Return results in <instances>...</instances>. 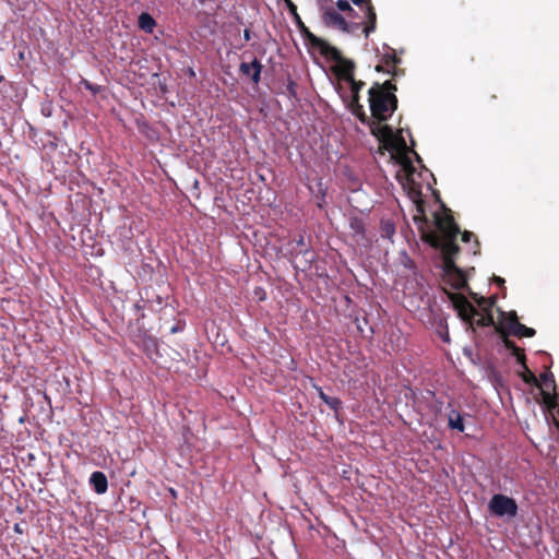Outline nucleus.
<instances>
[{"label":"nucleus","mask_w":559,"mask_h":559,"mask_svg":"<svg viewBox=\"0 0 559 559\" xmlns=\"http://www.w3.org/2000/svg\"><path fill=\"white\" fill-rule=\"evenodd\" d=\"M496 330L498 333H500L504 347L510 349L512 355L518 353L520 347L516 346L513 341L508 338L506 331L501 326H496Z\"/></svg>","instance_id":"nucleus-25"},{"label":"nucleus","mask_w":559,"mask_h":559,"mask_svg":"<svg viewBox=\"0 0 559 559\" xmlns=\"http://www.w3.org/2000/svg\"><path fill=\"white\" fill-rule=\"evenodd\" d=\"M350 236L356 243L366 245L368 239L366 237V225L362 218L354 216L349 218Z\"/></svg>","instance_id":"nucleus-11"},{"label":"nucleus","mask_w":559,"mask_h":559,"mask_svg":"<svg viewBox=\"0 0 559 559\" xmlns=\"http://www.w3.org/2000/svg\"><path fill=\"white\" fill-rule=\"evenodd\" d=\"M317 391H318V395H319V397H320L323 402H325V401H326V399L329 397V395H326V394L324 393V391L322 390V388H317Z\"/></svg>","instance_id":"nucleus-40"},{"label":"nucleus","mask_w":559,"mask_h":559,"mask_svg":"<svg viewBox=\"0 0 559 559\" xmlns=\"http://www.w3.org/2000/svg\"><path fill=\"white\" fill-rule=\"evenodd\" d=\"M450 299L457 311L460 318L468 323L471 326L475 324L476 326H486V323L481 317V314L478 312V310L467 300V298L460 294V293H453L450 294Z\"/></svg>","instance_id":"nucleus-3"},{"label":"nucleus","mask_w":559,"mask_h":559,"mask_svg":"<svg viewBox=\"0 0 559 559\" xmlns=\"http://www.w3.org/2000/svg\"><path fill=\"white\" fill-rule=\"evenodd\" d=\"M414 154L416 155L417 160H420L419 155L416 152H414Z\"/></svg>","instance_id":"nucleus-47"},{"label":"nucleus","mask_w":559,"mask_h":559,"mask_svg":"<svg viewBox=\"0 0 559 559\" xmlns=\"http://www.w3.org/2000/svg\"><path fill=\"white\" fill-rule=\"evenodd\" d=\"M481 317L486 323V326L495 325V320H493L491 309L488 310V312H484V314H481Z\"/></svg>","instance_id":"nucleus-35"},{"label":"nucleus","mask_w":559,"mask_h":559,"mask_svg":"<svg viewBox=\"0 0 559 559\" xmlns=\"http://www.w3.org/2000/svg\"><path fill=\"white\" fill-rule=\"evenodd\" d=\"M290 245H294L293 250L296 251V253H302L306 257L305 267L310 266L314 260V253L307 248L304 235H298V237L294 239Z\"/></svg>","instance_id":"nucleus-14"},{"label":"nucleus","mask_w":559,"mask_h":559,"mask_svg":"<svg viewBox=\"0 0 559 559\" xmlns=\"http://www.w3.org/2000/svg\"><path fill=\"white\" fill-rule=\"evenodd\" d=\"M287 92H288L289 96H292V97L297 96V84L295 81L288 80Z\"/></svg>","instance_id":"nucleus-34"},{"label":"nucleus","mask_w":559,"mask_h":559,"mask_svg":"<svg viewBox=\"0 0 559 559\" xmlns=\"http://www.w3.org/2000/svg\"><path fill=\"white\" fill-rule=\"evenodd\" d=\"M183 328H185V323L179 322L176 325L170 328V333L175 334V333L181 332L183 330Z\"/></svg>","instance_id":"nucleus-38"},{"label":"nucleus","mask_w":559,"mask_h":559,"mask_svg":"<svg viewBox=\"0 0 559 559\" xmlns=\"http://www.w3.org/2000/svg\"><path fill=\"white\" fill-rule=\"evenodd\" d=\"M349 108L352 114L356 116L362 124H367L371 120V116L369 117L366 114L364 106L360 103L349 104Z\"/></svg>","instance_id":"nucleus-20"},{"label":"nucleus","mask_w":559,"mask_h":559,"mask_svg":"<svg viewBox=\"0 0 559 559\" xmlns=\"http://www.w3.org/2000/svg\"><path fill=\"white\" fill-rule=\"evenodd\" d=\"M395 234L394 223L390 219L381 221V236L391 238Z\"/></svg>","instance_id":"nucleus-27"},{"label":"nucleus","mask_w":559,"mask_h":559,"mask_svg":"<svg viewBox=\"0 0 559 559\" xmlns=\"http://www.w3.org/2000/svg\"><path fill=\"white\" fill-rule=\"evenodd\" d=\"M243 38H245V40H247V41L251 39V32H250V29L246 28V29L243 31Z\"/></svg>","instance_id":"nucleus-44"},{"label":"nucleus","mask_w":559,"mask_h":559,"mask_svg":"<svg viewBox=\"0 0 559 559\" xmlns=\"http://www.w3.org/2000/svg\"><path fill=\"white\" fill-rule=\"evenodd\" d=\"M462 289L468 290V295L471 296V298L478 305V307L484 312H488V310H490L495 306V304H496V300H497L496 296H491L489 298H485L483 296H479L477 293H474V292L471 290V288L468 287L467 283H466V286L463 287Z\"/></svg>","instance_id":"nucleus-16"},{"label":"nucleus","mask_w":559,"mask_h":559,"mask_svg":"<svg viewBox=\"0 0 559 559\" xmlns=\"http://www.w3.org/2000/svg\"><path fill=\"white\" fill-rule=\"evenodd\" d=\"M474 237V234L472 231H468V230H464L462 233V241L463 242H468L471 241V239Z\"/></svg>","instance_id":"nucleus-37"},{"label":"nucleus","mask_w":559,"mask_h":559,"mask_svg":"<svg viewBox=\"0 0 559 559\" xmlns=\"http://www.w3.org/2000/svg\"><path fill=\"white\" fill-rule=\"evenodd\" d=\"M357 103H359V93L358 94H352L350 104H357Z\"/></svg>","instance_id":"nucleus-46"},{"label":"nucleus","mask_w":559,"mask_h":559,"mask_svg":"<svg viewBox=\"0 0 559 559\" xmlns=\"http://www.w3.org/2000/svg\"><path fill=\"white\" fill-rule=\"evenodd\" d=\"M322 22L325 26L337 28L342 32L346 29L347 20L333 8H322Z\"/></svg>","instance_id":"nucleus-9"},{"label":"nucleus","mask_w":559,"mask_h":559,"mask_svg":"<svg viewBox=\"0 0 559 559\" xmlns=\"http://www.w3.org/2000/svg\"><path fill=\"white\" fill-rule=\"evenodd\" d=\"M488 509L496 516L510 519L515 518L519 510L516 501L502 493H496L491 497Z\"/></svg>","instance_id":"nucleus-6"},{"label":"nucleus","mask_w":559,"mask_h":559,"mask_svg":"<svg viewBox=\"0 0 559 559\" xmlns=\"http://www.w3.org/2000/svg\"><path fill=\"white\" fill-rule=\"evenodd\" d=\"M513 356L516 357V360L522 366V368H524V366H527L526 365V356L522 348H520L518 353H514Z\"/></svg>","instance_id":"nucleus-33"},{"label":"nucleus","mask_w":559,"mask_h":559,"mask_svg":"<svg viewBox=\"0 0 559 559\" xmlns=\"http://www.w3.org/2000/svg\"><path fill=\"white\" fill-rule=\"evenodd\" d=\"M286 2L289 8V11L296 16V14H298L297 7L290 0H286Z\"/></svg>","instance_id":"nucleus-39"},{"label":"nucleus","mask_w":559,"mask_h":559,"mask_svg":"<svg viewBox=\"0 0 559 559\" xmlns=\"http://www.w3.org/2000/svg\"><path fill=\"white\" fill-rule=\"evenodd\" d=\"M515 331H513V335L518 337H533L536 334V331L533 328H528L521 322H515Z\"/></svg>","instance_id":"nucleus-23"},{"label":"nucleus","mask_w":559,"mask_h":559,"mask_svg":"<svg viewBox=\"0 0 559 559\" xmlns=\"http://www.w3.org/2000/svg\"><path fill=\"white\" fill-rule=\"evenodd\" d=\"M538 388L540 390L543 403L546 405V407L549 411L555 409L558 405V402H557L558 396L556 394V390L555 391L546 390V389L542 388V385Z\"/></svg>","instance_id":"nucleus-18"},{"label":"nucleus","mask_w":559,"mask_h":559,"mask_svg":"<svg viewBox=\"0 0 559 559\" xmlns=\"http://www.w3.org/2000/svg\"><path fill=\"white\" fill-rule=\"evenodd\" d=\"M380 91H383L384 93H393L396 92L397 87L396 84L392 80H386L383 83H379Z\"/></svg>","instance_id":"nucleus-29"},{"label":"nucleus","mask_w":559,"mask_h":559,"mask_svg":"<svg viewBox=\"0 0 559 559\" xmlns=\"http://www.w3.org/2000/svg\"><path fill=\"white\" fill-rule=\"evenodd\" d=\"M90 484L98 495H103L108 490V480L103 472L96 471L92 473Z\"/></svg>","instance_id":"nucleus-15"},{"label":"nucleus","mask_w":559,"mask_h":559,"mask_svg":"<svg viewBox=\"0 0 559 559\" xmlns=\"http://www.w3.org/2000/svg\"><path fill=\"white\" fill-rule=\"evenodd\" d=\"M365 22H355L354 20L347 21L346 29H343V33L347 34H357L359 31L364 33Z\"/></svg>","instance_id":"nucleus-28"},{"label":"nucleus","mask_w":559,"mask_h":559,"mask_svg":"<svg viewBox=\"0 0 559 559\" xmlns=\"http://www.w3.org/2000/svg\"><path fill=\"white\" fill-rule=\"evenodd\" d=\"M336 7L340 11L346 13V16L349 20H355L357 17V12L353 9L347 0H337Z\"/></svg>","instance_id":"nucleus-24"},{"label":"nucleus","mask_w":559,"mask_h":559,"mask_svg":"<svg viewBox=\"0 0 559 559\" xmlns=\"http://www.w3.org/2000/svg\"><path fill=\"white\" fill-rule=\"evenodd\" d=\"M348 83L350 84L352 94H358L365 86V82L357 81L355 80V78L353 79V81H349Z\"/></svg>","instance_id":"nucleus-32"},{"label":"nucleus","mask_w":559,"mask_h":559,"mask_svg":"<svg viewBox=\"0 0 559 559\" xmlns=\"http://www.w3.org/2000/svg\"><path fill=\"white\" fill-rule=\"evenodd\" d=\"M138 25L143 32L152 34L156 26V22L151 14L143 12L139 15Z\"/></svg>","instance_id":"nucleus-17"},{"label":"nucleus","mask_w":559,"mask_h":559,"mask_svg":"<svg viewBox=\"0 0 559 559\" xmlns=\"http://www.w3.org/2000/svg\"><path fill=\"white\" fill-rule=\"evenodd\" d=\"M352 2L359 7L364 12L366 24L364 27V35L368 37L377 27V13L371 0H352Z\"/></svg>","instance_id":"nucleus-7"},{"label":"nucleus","mask_w":559,"mask_h":559,"mask_svg":"<svg viewBox=\"0 0 559 559\" xmlns=\"http://www.w3.org/2000/svg\"><path fill=\"white\" fill-rule=\"evenodd\" d=\"M383 121L371 119L367 126L372 135H374L386 147L406 150V142L402 136H395L389 124H382Z\"/></svg>","instance_id":"nucleus-4"},{"label":"nucleus","mask_w":559,"mask_h":559,"mask_svg":"<svg viewBox=\"0 0 559 559\" xmlns=\"http://www.w3.org/2000/svg\"><path fill=\"white\" fill-rule=\"evenodd\" d=\"M496 98H497V96H496V95H493V94H492V95H490V99H496Z\"/></svg>","instance_id":"nucleus-48"},{"label":"nucleus","mask_w":559,"mask_h":559,"mask_svg":"<svg viewBox=\"0 0 559 559\" xmlns=\"http://www.w3.org/2000/svg\"><path fill=\"white\" fill-rule=\"evenodd\" d=\"M515 322H520L515 311H512L508 314L504 320V324L500 325L504 331L506 329L513 335V331H515Z\"/></svg>","instance_id":"nucleus-26"},{"label":"nucleus","mask_w":559,"mask_h":559,"mask_svg":"<svg viewBox=\"0 0 559 559\" xmlns=\"http://www.w3.org/2000/svg\"><path fill=\"white\" fill-rule=\"evenodd\" d=\"M385 70H386V67L381 61L379 64L376 66L377 72H385Z\"/></svg>","instance_id":"nucleus-43"},{"label":"nucleus","mask_w":559,"mask_h":559,"mask_svg":"<svg viewBox=\"0 0 559 559\" xmlns=\"http://www.w3.org/2000/svg\"><path fill=\"white\" fill-rule=\"evenodd\" d=\"M3 79H4V78H3L2 75H0V83L3 81Z\"/></svg>","instance_id":"nucleus-49"},{"label":"nucleus","mask_w":559,"mask_h":559,"mask_svg":"<svg viewBox=\"0 0 559 559\" xmlns=\"http://www.w3.org/2000/svg\"><path fill=\"white\" fill-rule=\"evenodd\" d=\"M262 64L258 59H253L252 62H241L239 66V72L242 75L250 76L254 84H258L261 80Z\"/></svg>","instance_id":"nucleus-12"},{"label":"nucleus","mask_w":559,"mask_h":559,"mask_svg":"<svg viewBox=\"0 0 559 559\" xmlns=\"http://www.w3.org/2000/svg\"><path fill=\"white\" fill-rule=\"evenodd\" d=\"M538 380H539L542 388H544L546 390H551V391L556 390L555 377L550 371L540 373Z\"/></svg>","instance_id":"nucleus-21"},{"label":"nucleus","mask_w":559,"mask_h":559,"mask_svg":"<svg viewBox=\"0 0 559 559\" xmlns=\"http://www.w3.org/2000/svg\"><path fill=\"white\" fill-rule=\"evenodd\" d=\"M324 403L333 411H337L342 404L341 400L334 396H329Z\"/></svg>","instance_id":"nucleus-31"},{"label":"nucleus","mask_w":559,"mask_h":559,"mask_svg":"<svg viewBox=\"0 0 559 559\" xmlns=\"http://www.w3.org/2000/svg\"><path fill=\"white\" fill-rule=\"evenodd\" d=\"M435 225L437 230H427L424 224L419 226L421 239L441 251L445 276L454 288H463L466 286V277L463 270L455 264V257L461 250L456 243L460 227L449 209H444L442 214L435 215Z\"/></svg>","instance_id":"nucleus-1"},{"label":"nucleus","mask_w":559,"mask_h":559,"mask_svg":"<svg viewBox=\"0 0 559 559\" xmlns=\"http://www.w3.org/2000/svg\"><path fill=\"white\" fill-rule=\"evenodd\" d=\"M296 23L305 39L309 43L311 47L317 48L320 51V53L328 59H340V50L336 47L330 45L325 39L318 37L313 33H311L304 24L298 14H296Z\"/></svg>","instance_id":"nucleus-5"},{"label":"nucleus","mask_w":559,"mask_h":559,"mask_svg":"<svg viewBox=\"0 0 559 559\" xmlns=\"http://www.w3.org/2000/svg\"><path fill=\"white\" fill-rule=\"evenodd\" d=\"M379 87V82H374L368 91L371 119L386 121L397 109L399 100L395 94L384 93Z\"/></svg>","instance_id":"nucleus-2"},{"label":"nucleus","mask_w":559,"mask_h":559,"mask_svg":"<svg viewBox=\"0 0 559 559\" xmlns=\"http://www.w3.org/2000/svg\"><path fill=\"white\" fill-rule=\"evenodd\" d=\"M522 372L519 373V376L522 378V380L531 385L540 386L538 378L530 370L527 366H524L522 368Z\"/></svg>","instance_id":"nucleus-22"},{"label":"nucleus","mask_w":559,"mask_h":559,"mask_svg":"<svg viewBox=\"0 0 559 559\" xmlns=\"http://www.w3.org/2000/svg\"><path fill=\"white\" fill-rule=\"evenodd\" d=\"M381 62L386 67L385 73L392 76H400L404 73V71L397 67L399 63H401V59L391 47H388V51L381 57Z\"/></svg>","instance_id":"nucleus-10"},{"label":"nucleus","mask_w":559,"mask_h":559,"mask_svg":"<svg viewBox=\"0 0 559 559\" xmlns=\"http://www.w3.org/2000/svg\"><path fill=\"white\" fill-rule=\"evenodd\" d=\"M448 419H449V427L451 429H455V430H457L460 432L464 431L463 417H462V415L457 411L452 409L449 413Z\"/></svg>","instance_id":"nucleus-19"},{"label":"nucleus","mask_w":559,"mask_h":559,"mask_svg":"<svg viewBox=\"0 0 559 559\" xmlns=\"http://www.w3.org/2000/svg\"><path fill=\"white\" fill-rule=\"evenodd\" d=\"M402 163L405 171H407L408 174H412L415 170L411 159L407 156H404Z\"/></svg>","instance_id":"nucleus-36"},{"label":"nucleus","mask_w":559,"mask_h":559,"mask_svg":"<svg viewBox=\"0 0 559 559\" xmlns=\"http://www.w3.org/2000/svg\"><path fill=\"white\" fill-rule=\"evenodd\" d=\"M493 282L499 285V286H503L504 285V280L500 276H493Z\"/></svg>","instance_id":"nucleus-42"},{"label":"nucleus","mask_w":559,"mask_h":559,"mask_svg":"<svg viewBox=\"0 0 559 559\" xmlns=\"http://www.w3.org/2000/svg\"><path fill=\"white\" fill-rule=\"evenodd\" d=\"M81 84L86 88L93 95H97L98 93H100V91L103 90V87L100 85H96V84H93L91 83L88 80L86 79H82L81 80Z\"/></svg>","instance_id":"nucleus-30"},{"label":"nucleus","mask_w":559,"mask_h":559,"mask_svg":"<svg viewBox=\"0 0 559 559\" xmlns=\"http://www.w3.org/2000/svg\"><path fill=\"white\" fill-rule=\"evenodd\" d=\"M13 528L15 533L23 534V528L20 523H15Z\"/></svg>","instance_id":"nucleus-45"},{"label":"nucleus","mask_w":559,"mask_h":559,"mask_svg":"<svg viewBox=\"0 0 559 559\" xmlns=\"http://www.w3.org/2000/svg\"><path fill=\"white\" fill-rule=\"evenodd\" d=\"M479 250H480V243H479L478 239L475 238L473 253L477 254V253H479Z\"/></svg>","instance_id":"nucleus-41"},{"label":"nucleus","mask_w":559,"mask_h":559,"mask_svg":"<svg viewBox=\"0 0 559 559\" xmlns=\"http://www.w3.org/2000/svg\"><path fill=\"white\" fill-rule=\"evenodd\" d=\"M334 61L337 63L336 74L338 75V78L346 82L353 81V79L355 78V63L352 60L343 58L341 52L340 59Z\"/></svg>","instance_id":"nucleus-13"},{"label":"nucleus","mask_w":559,"mask_h":559,"mask_svg":"<svg viewBox=\"0 0 559 559\" xmlns=\"http://www.w3.org/2000/svg\"><path fill=\"white\" fill-rule=\"evenodd\" d=\"M408 193L416 205L417 215L414 216V221L416 223H421L424 225H427L428 221L425 215V202L421 198L420 186L415 183L414 181H412L409 185Z\"/></svg>","instance_id":"nucleus-8"}]
</instances>
